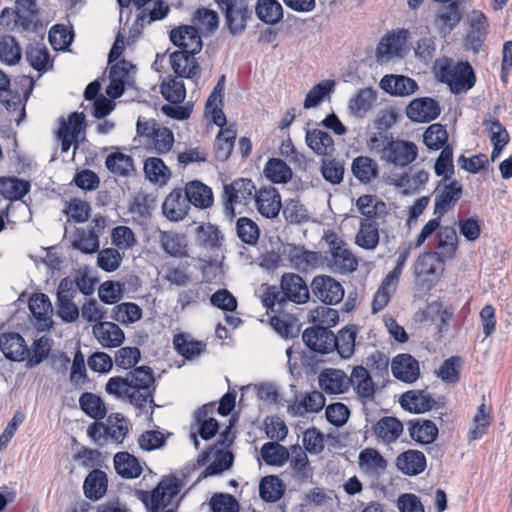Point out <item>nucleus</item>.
<instances>
[{
	"label": "nucleus",
	"mask_w": 512,
	"mask_h": 512,
	"mask_svg": "<svg viewBox=\"0 0 512 512\" xmlns=\"http://www.w3.org/2000/svg\"><path fill=\"white\" fill-rule=\"evenodd\" d=\"M105 390L117 399L128 401L136 409L142 411L149 405L152 414L155 407L154 394L156 380L149 366L143 365L127 372L125 376L111 377Z\"/></svg>",
	"instance_id": "f257e3e1"
},
{
	"label": "nucleus",
	"mask_w": 512,
	"mask_h": 512,
	"mask_svg": "<svg viewBox=\"0 0 512 512\" xmlns=\"http://www.w3.org/2000/svg\"><path fill=\"white\" fill-rule=\"evenodd\" d=\"M462 184L458 180H451L444 184L442 190L436 195L434 203L435 218L430 219L421 229L416 241L415 247H420L431 237L439 228L441 219L444 214L455 206L462 195Z\"/></svg>",
	"instance_id": "f03ea898"
},
{
	"label": "nucleus",
	"mask_w": 512,
	"mask_h": 512,
	"mask_svg": "<svg viewBox=\"0 0 512 512\" xmlns=\"http://www.w3.org/2000/svg\"><path fill=\"white\" fill-rule=\"evenodd\" d=\"M436 74L439 80L446 83L454 94L465 92L475 84V75L468 62H454L446 59L437 64Z\"/></svg>",
	"instance_id": "7ed1b4c3"
},
{
	"label": "nucleus",
	"mask_w": 512,
	"mask_h": 512,
	"mask_svg": "<svg viewBox=\"0 0 512 512\" xmlns=\"http://www.w3.org/2000/svg\"><path fill=\"white\" fill-rule=\"evenodd\" d=\"M0 22L10 30H35L40 23L37 1L16 0L15 10L9 8L2 10Z\"/></svg>",
	"instance_id": "20e7f679"
},
{
	"label": "nucleus",
	"mask_w": 512,
	"mask_h": 512,
	"mask_svg": "<svg viewBox=\"0 0 512 512\" xmlns=\"http://www.w3.org/2000/svg\"><path fill=\"white\" fill-rule=\"evenodd\" d=\"M182 482L176 476H165L151 492L141 491L140 499L150 512H174L173 509L165 510L179 494Z\"/></svg>",
	"instance_id": "39448f33"
},
{
	"label": "nucleus",
	"mask_w": 512,
	"mask_h": 512,
	"mask_svg": "<svg viewBox=\"0 0 512 512\" xmlns=\"http://www.w3.org/2000/svg\"><path fill=\"white\" fill-rule=\"evenodd\" d=\"M331 258L328 266L332 272L346 274L357 269L358 261L347 244L334 232L325 234Z\"/></svg>",
	"instance_id": "423d86ee"
},
{
	"label": "nucleus",
	"mask_w": 512,
	"mask_h": 512,
	"mask_svg": "<svg viewBox=\"0 0 512 512\" xmlns=\"http://www.w3.org/2000/svg\"><path fill=\"white\" fill-rule=\"evenodd\" d=\"M257 192L252 180L246 178H239L225 185L223 191L225 215L230 219L234 218L236 215L234 205H248L252 200H255Z\"/></svg>",
	"instance_id": "0eeeda50"
},
{
	"label": "nucleus",
	"mask_w": 512,
	"mask_h": 512,
	"mask_svg": "<svg viewBox=\"0 0 512 512\" xmlns=\"http://www.w3.org/2000/svg\"><path fill=\"white\" fill-rule=\"evenodd\" d=\"M408 31L400 29L386 34L376 48V58L380 62L389 61L397 56L402 57L408 50Z\"/></svg>",
	"instance_id": "6e6552de"
},
{
	"label": "nucleus",
	"mask_w": 512,
	"mask_h": 512,
	"mask_svg": "<svg viewBox=\"0 0 512 512\" xmlns=\"http://www.w3.org/2000/svg\"><path fill=\"white\" fill-rule=\"evenodd\" d=\"M418 156V147L411 141L400 139H390L382 161L397 167H406L411 164Z\"/></svg>",
	"instance_id": "1a4fd4ad"
},
{
	"label": "nucleus",
	"mask_w": 512,
	"mask_h": 512,
	"mask_svg": "<svg viewBox=\"0 0 512 512\" xmlns=\"http://www.w3.org/2000/svg\"><path fill=\"white\" fill-rule=\"evenodd\" d=\"M311 289L317 299L329 305L338 304L344 297L342 285L337 280L327 275L314 277L311 283Z\"/></svg>",
	"instance_id": "9d476101"
},
{
	"label": "nucleus",
	"mask_w": 512,
	"mask_h": 512,
	"mask_svg": "<svg viewBox=\"0 0 512 512\" xmlns=\"http://www.w3.org/2000/svg\"><path fill=\"white\" fill-rule=\"evenodd\" d=\"M467 24V43L477 53L489 33L488 18L482 11L473 9L467 14Z\"/></svg>",
	"instance_id": "9b49d317"
},
{
	"label": "nucleus",
	"mask_w": 512,
	"mask_h": 512,
	"mask_svg": "<svg viewBox=\"0 0 512 512\" xmlns=\"http://www.w3.org/2000/svg\"><path fill=\"white\" fill-rule=\"evenodd\" d=\"M283 255L289 261L290 266L299 271H308L316 268L321 263L319 252L306 250L303 246L287 244L283 247Z\"/></svg>",
	"instance_id": "f8f14e48"
},
{
	"label": "nucleus",
	"mask_w": 512,
	"mask_h": 512,
	"mask_svg": "<svg viewBox=\"0 0 512 512\" xmlns=\"http://www.w3.org/2000/svg\"><path fill=\"white\" fill-rule=\"evenodd\" d=\"M280 288L285 301L304 304L310 298L309 288L305 280L295 273H284L281 277Z\"/></svg>",
	"instance_id": "ddd939ff"
},
{
	"label": "nucleus",
	"mask_w": 512,
	"mask_h": 512,
	"mask_svg": "<svg viewBox=\"0 0 512 512\" xmlns=\"http://www.w3.org/2000/svg\"><path fill=\"white\" fill-rule=\"evenodd\" d=\"M352 386L356 395L363 404L372 402L375 397V384L369 371L363 366L353 368L348 377V388Z\"/></svg>",
	"instance_id": "4468645a"
},
{
	"label": "nucleus",
	"mask_w": 512,
	"mask_h": 512,
	"mask_svg": "<svg viewBox=\"0 0 512 512\" xmlns=\"http://www.w3.org/2000/svg\"><path fill=\"white\" fill-rule=\"evenodd\" d=\"M441 112L439 103L429 97L416 98L406 108L407 117L418 123L430 122Z\"/></svg>",
	"instance_id": "2eb2a0df"
},
{
	"label": "nucleus",
	"mask_w": 512,
	"mask_h": 512,
	"mask_svg": "<svg viewBox=\"0 0 512 512\" xmlns=\"http://www.w3.org/2000/svg\"><path fill=\"white\" fill-rule=\"evenodd\" d=\"M0 350L4 356L16 362H22L30 355V348L24 338L15 332L4 333L0 336Z\"/></svg>",
	"instance_id": "dca6fc26"
},
{
	"label": "nucleus",
	"mask_w": 512,
	"mask_h": 512,
	"mask_svg": "<svg viewBox=\"0 0 512 512\" xmlns=\"http://www.w3.org/2000/svg\"><path fill=\"white\" fill-rule=\"evenodd\" d=\"M171 42L190 53H199L202 49V39L195 26L183 25L170 31Z\"/></svg>",
	"instance_id": "f3484780"
},
{
	"label": "nucleus",
	"mask_w": 512,
	"mask_h": 512,
	"mask_svg": "<svg viewBox=\"0 0 512 512\" xmlns=\"http://www.w3.org/2000/svg\"><path fill=\"white\" fill-rule=\"evenodd\" d=\"M92 332L103 348L119 347L125 340L123 330L117 324L109 321L95 323Z\"/></svg>",
	"instance_id": "a211bd4d"
},
{
	"label": "nucleus",
	"mask_w": 512,
	"mask_h": 512,
	"mask_svg": "<svg viewBox=\"0 0 512 512\" xmlns=\"http://www.w3.org/2000/svg\"><path fill=\"white\" fill-rule=\"evenodd\" d=\"M190 210V205L180 188L173 189L162 204L163 215L170 221L183 220Z\"/></svg>",
	"instance_id": "6ab92c4d"
},
{
	"label": "nucleus",
	"mask_w": 512,
	"mask_h": 512,
	"mask_svg": "<svg viewBox=\"0 0 512 512\" xmlns=\"http://www.w3.org/2000/svg\"><path fill=\"white\" fill-rule=\"evenodd\" d=\"M255 204L258 212L268 219L278 216L281 208V196L274 187L261 188L255 194Z\"/></svg>",
	"instance_id": "aec40b11"
},
{
	"label": "nucleus",
	"mask_w": 512,
	"mask_h": 512,
	"mask_svg": "<svg viewBox=\"0 0 512 512\" xmlns=\"http://www.w3.org/2000/svg\"><path fill=\"white\" fill-rule=\"evenodd\" d=\"M401 406L413 413H425L438 407V401L424 390H410L402 394Z\"/></svg>",
	"instance_id": "412c9836"
},
{
	"label": "nucleus",
	"mask_w": 512,
	"mask_h": 512,
	"mask_svg": "<svg viewBox=\"0 0 512 512\" xmlns=\"http://www.w3.org/2000/svg\"><path fill=\"white\" fill-rule=\"evenodd\" d=\"M84 120V114L79 112H73L67 120L61 119L57 136L61 142L62 152L69 151L75 138L82 130Z\"/></svg>",
	"instance_id": "4be33fe9"
},
{
	"label": "nucleus",
	"mask_w": 512,
	"mask_h": 512,
	"mask_svg": "<svg viewBox=\"0 0 512 512\" xmlns=\"http://www.w3.org/2000/svg\"><path fill=\"white\" fill-rule=\"evenodd\" d=\"M302 339L305 345L318 353L332 352L333 332L326 327H310L304 330Z\"/></svg>",
	"instance_id": "5701e85b"
},
{
	"label": "nucleus",
	"mask_w": 512,
	"mask_h": 512,
	"mask_svg": "<svg viewBox=\"0 0 512 512\" xmlns=\"http://www.w3.org/2000/svg\"><path fill=\"white\" fill-rule=\"evenodd\" d=\"M319 387L327 394L337 395L348 391V376L340 369L326 368L318 376Z\"/></svg>",
	"instance_id": "b1692460"
},
{
	"label": "nucleus",
	"mask_w": 512,
	"mask_h": 512,
	"mask_svg": "<svg viewBox=\"0 0 512 512\" xmlns=\"http://www.w3.org/2000/svg\"><path fill=\"white\" fill-rule=\"evenodd\" d=\"M197 53L178 50L170 54V64L176 75L193 79L200 74V66L195 59Z\"/></svg>",
	"instance_id": "393cba45"
},
{
	"label": "nucleus",
	"mask_w": 512,
	"mask_h": 512,
	"mask_svg": "<svg viewBox=\"0 0 512 512\" xmlns=\"http://www.w3.org/2000/svg\"><path fill=\"white\" fill-rule=\"evenodd\" d=\"M29 309L36 320L35 325L46 330L52 326L53 307L46 294H34L29 299Z\"/></svg>",
	"instance_id": "a878e982"
},
{
	"label": "nucleus",
	"mask_w": 512,
	"mask_h": 512,
	"mask_svg": "<svg viewBox=\"0 0 512 512\" xmlns=\"http://www.w3.org/2000/svg\"><path fill=\"white\" fill-rule=\"evenodd\" d=\"M391 371L393 376L405 383L415 382L419 375V363L410 354H399L392 360Z\"/></svg>",
	"instance_id": "bb28decb"
},
{
	"label": "nucleus",
	"mask_w": 512,
	"mask_h": 512,
	"mask_svg": "<svg viewBox=\"0 0 512 512\" xmlns=\"http://www.w3.org/2000/svg\"><path fill=\"white\" fill-rule=\"evenodd\" d=\"M434 233H436V250L434 252L445 261L452 259L458 248V236L455 228L439 225Z\"/></svg>",
	"instance_id": "cd10ccee"
},
{
	"label": "nucleus",
	"mask_w": 512,
	"mask_h": 512,
	"mask_svg": "<svg viewBox=\"0 0 512 512\" xmlns=\"http://www.w3.org/2000/svg\"><path fill=\"white\" fill-rule=\"evenodd\" d=\"M225 14L226 24L231 34L236 35L243 32L247 25V20L251 17V10L240 1L231 2L228 7L221 9Z\"/></svg>",
	"instance_id": "c85d7f7f"
},
{
	"label": "nucleus",
	"mask_w": 512,
	"mask_h": 512,
	"mask_svg": "<svg viewBox=\"0 0 512 512\" xmlns=\"http://www.w3.org/2000/svg\"><path fill=\"white\" fill-rule=\"evenodd\" d=\"M325 406V397L320 391L305 393L288 405L287 411L292 416H303L306 413H317Z\"/></svg>",
	"instance_id": "c756f323"
},
{
	"label": "nucleus",
	"mask_w": 512,
	"mask_h": 512,
	"mask_svg": "<svg viewBox=\"0 0 512 512\" xmlns=\"http://www.w3.org/2000/svg\"><path fill=\"white\" fill-rule=\"evenodd\" d=\"M462 13L458 1L442 6L435 17L434 25L440 34L446 36L460 23Z\"/></svg>",
	"instance_id": "7c9ffc66"
},
{
	"label": "nucleus",
	"mask_w": 512,
	"mask_h": 512,
	"mask_svg": "<svg viewBox=\"0 0 512 512\" xmlns=\"http://www.w3.org/2000/svg\"><path fill=\"white\" fill-rule=\"evenodd\" d=\"M427 466L425 455L418 450L409 449L400 453L396 458V467L405 475L416 476Z\"/></svg>",
	"instance_id": "2f4dec72"
},
{
	"label": "nucleus",
	"mask_w": 512,
	"mask_h": 512,
	"mask_svg": "<svg viewBox=\"0 0 512 512\" xmlns=\"http://www.w3.org/2000/svg\"><path fill=\"white\" fill-rule=\"evenodd\" d=\"M161 248L171 257H188V243L185 235L175 231H159Z\"/></svg>",
	"instance_id": "473e14b6"
},
{
	"label": "nucleus",
	"mask_w": 512,
	"mask_h": 512,
	"mask_svg": "<svg viewBox=\"0 0 512 512\" xmlns=\"http://www.w3.org/2000/svg\"><path fill=\"white\" fill-rule=\"evenodd\" d=\"M184 195L189 205L200 209L211 207L214 201L212 189L198 180L190 181L185 185Z\"/></svg>",
	"instance_id": "72a5a7b5"
},
{
	"label": "nucleus",
	"mask_w": 512,
	"mask_h": 512,
	"mask_svg": "<svg viewBox=\"0 0 512 512\" xmlns=\"http://www.w3.org/2000/svg\"><path fill=\"white\" fill-rule=\"evenodd\" d=\"M377 439L385 444L395 442L403 433V424L396 417L384 416L372 428Z\"/></svg>",
	"instance_id": "f704fd0d"
},
{
	"label": "nucleus",
	"mask_w": 512,
	"mask_h": 512,
	"mask_svg": "<svg viewBox=\"0 0 512 512\" xmlns=\"http://www.w3.org/2000/svg\"><path fill=\"white\" fill-rule=\"evenodd\" d=\"M380 87L394 96H407L418 89L416 81L403 75H385L380 81Z\"/></svg>",
	"instance_id": "c9c22d12"
},
{
	"label": "nucleus",
	"mask_w": 512,
	"mask_h": 512,
	"mask_svg": "<svg viewBox=\"0 0 512 512\" xmlns=\"http://www.w3.org/2000/svg\"><path fill=\"white\" fill-rule=\"evenodd\" d=\"M287 462H289L293 475L298 481H307L312 477V469L309 465L306 451L301 446L292 445L289 447Z\"/></svg>",
	"instance_id": "e433bc0d"
},
{
	"label": "nucleus",
	"mask_w": 512,
	"mask_h": 512,
	"mask_svg": "<svg viewBox=\"0 0 512 512\" xmlns=\"http://www.w3.org/2000/svg\"><path fill=\"white\" fill-rule=\"evenodd\" d=\"M359 467L367 475L379 477L387 467L386 459L373 448H366L359 454Z\"/></svg>",
	"instance_id": "4c0bfd02"
},
{
	"label": "nucleus",
	"mask_w": 512,
	"mask_h": 512,
	"mask_svg": "<svg viewBox=\"0 0 512 512\" xmlns=\"http://www.w3.org/2000/svg\"><path fill=\"white\" fill-rule=\"evenodd\" d=\"M407 429L410 437L419 444H430L438 436L437 426L427 419L410 420Z\"/></svg>",
	"instance_id": "58836bf2"
},
{
	"label": "nucleus",
	"mask_w": 512,
	"mask_h": 512,
	"mask_svg": "<svg viewBox=\"0 0 512 512\" xmlns=\"http://www.w3.org/2000/svg\"><path fill=\"white\" fill-rule=\"evenodd\" d=\"M379 223L373 219H361L355 243L366 250H373L379 243Z\"/></svg>",
	"instance_id": "ea45409f"
},
{
	"label": "nucleus",
	"mask_w": 512,
	"mask_h": 512,
	"mask_svg": "<svg viewBox=\"0 0 512 512\" xmlns=\"http://www.w3.org/2000/svg\"><path fill=\"white\" fill-rule=\"evenodd\" d=\"M108 487L107 475L100 469L92 470L85 478L83 484V490L85 496L90 500L101 499Z\"/></svg>",
	"instance_id": "a19ab883"
},
{
	"label": "nucleus",
	"mask_w": 512,
	"mask_h": 512,
	"mask_svg": "<svg viewBox=\"0 0 512 512\" xmlns=\"http://www.w3.org/2000/svg\"><path fill=\"white\" fill-rule=\"evenodd\" d=\"M107 170L117 177H130L135 172L132 156L122 152L110 153L105 159Z\"/></svg>",
	"instance_id": "79ce46f5"
},
{
	"label": "nucleus",
	"mask_w": 512,
	"mask_h": 512,
	"mask_svg": "<svg viewBox=\"0 0 512 512\" xmlns=\"http://www.w3.org/2000/svg\"><path fill=\"white\" fill-rule=\"evenodd\" d=\"M306 144L316 154L326 156L334 151V140L323 130L312 129L306 132Z\"/></svg>",
	"instance_id": "37998d69"
},
{
	"label": "nucleus",
	"mask_w": 512,
	"mask_h": 512,
	"mask_svg": "<svg viewBox=\"0 0 512 512\" xmlns=\"http://www.w3.org/2000/svg\"><path fill=\"white\" fill-rule=\"evenodd\" d=\"M114 467L120 476L127 479L139 477L143 470L138 459L128 452H118L115 454Z\"/></svg>",
	"instance_id": "c03bdc74"
},
{
	"label": "nucleus",
	"mask_w": 512,
	"mask_h": 512,
	"mask_svg": "<svg viewBox=\"0 0 512 512\" xmlns=\"http://www.w3.org/2000/svg\"><path fill=\"white\" fill-rule=\"evenodd\" d=\"M30 191V183L17 177H0V195L9 200H20Z\"/></svg>",
	"instance_id": "a18cd8bd"
},
{
	"label": "nucleus",
	"mask_w": 512,
	"mask_h": 512,
	"mask_svg": "<svg viewBox=\"0 0 512 512\" xmlns=\"http://www.w3.org/2000/svg\"><path fill=\"white\" fill-rule=\"evenodd\" d=\"M356 330L353 327H345L333 334L332 351L337 350L343 359H349L355 351Z\"/></svg>",
	"instance_id": "49530a36"
},
{
	"label": "nucleus",
	"mask_w": 512,
	"mask_h": 512,
	"mask_svg": "<svg viewBox=\"0 0 512 512\" xmlns=\"http://www.w3.org/2000/svg\"><path fill=\"white\" fill-rule=\"evenodd\" d=\"M351 170L357 180L363 184H367L377 177L379 167L372 158L368 156H358L353 160Z\"/></svg>",
	"instance_id": "de8ad7c7"
},
{
	"label": "nucleus",
	"mask_w": 512,
	"mask_h": 512,
	"mask_svg": "<svg viewBox=\"0 0 512 512\" xmlns=\"http://www.w3.org/2000/svg\"><path fill=\"white\" fill-rule=\"evenodd\" d=\"M146 178L155 184L165 185L171 178V171L158 157H149L144 162Z\"/></svg>",
	"instance_id": "09e8293b"
},
{
	"label": "nucleus",
	"mask_w": 512,
	"mask_h": 512,
	"mask_svg": "<svg viewBox=\"0 0 512 512\" xmlns=\"http://www.w3.org/2000/svg\"><path fill=\"white\" fill-rule=\"evenodd\" d=\"M237 131L233 126L221 129L214 142L215 156L218 160L226 161L233 150Z\"/></svg>",
	"instance_id": "8fccbe9b"
},
{
	"label": "nucleus",
	"mask_w": 512,
	"mask_h": 512,
	"mask_svg": "<svg viewBox=\"0 0 512 512\" xmlns=\"http://www.w3.org/2000/svg\"><path fill=\"white\" fill-rule=\"evenodd\" d=\"M376 101V91L372 88L360 89L357 94L349 100L348 108L352 115L364 117L373 107Z\"/></svg>",
	"instance_id": "3c124183"
},
{
	"label": "nucleus",
	"mask_w": 512,
	"mask_h": 512,
	"mask_svg": "<svg viewBox=\"0 0 512 512\" xmlns=\"http://www.w3.org/2000/svg\"><path fill=\"white\" fill-rule=\"evenodd\" d=\"M255 12L262 22L269 25L277 24L283 19V8L276 0H258Z\"/></svg>",
	"instance_id": "603ef678"
},
{
	"label": "nucleus",
	"mask_w": 512,
	"mask_h": 512,
	"mask_svg": "<svg viewBox=\"0 0 512 512\" xmlns=\"http://www.w3.org/2000/svg\"><path fill=\"white\" fill-rule=\"evenodd\" d=\"M262 459L271 466H283L289 458V448L276 441L263 444L260 449Z\"/></svg>",
	"instance_id": "864d4df0"
},
{
	"label": "nucleus",
	"mask_w": 512,
	"mask_h": 512,
	"mask_svg": "<svg viewBox=\"0 0 512 512\" xmlns=\"http://www.w3.org/2000/svg\"><path fill=\"white\" fill-rule=\"evenodd\" d=\"M72 247L85 254H92L99 250L100 241L97 235L90 230L77 228L72 236Z\"/></svg>",
	"instance_id": "5fc2aeb1"
},
{
	"label": "nucleus",
	"mask_w": 512,
	"mask_h": 512,
	"mask_svg": "<svg viewBox=\"0 0 512 512\" xmlns=\"http://www.w3.org/2000/svg\"><path fill=\"white\" fill-rule=\"evenodd\" d=\"M264 175L273 183H287L292 178L291 168L281 159H269L264 167Z\"/></svg>",
	"instance_id": "6e6d98bb"
},
{
	"label": "nucleus",
	"mask_w": 512,
	"mask_h": 512,
	"mask_svg": "<svg viewBox=\"0 0 512 512\" xmlns=\"http://www.w3.org/2000/svg\"><path fill=\"white\" fill-rule=\"evenodd\" d=\"M160 89L162 96L171 104H180L186 97L183 81L171 76L162 81Z\"/></svg>",
	"instance_id": "4d7b16f0"
},
{
	"label": "nucleus",
	"mask_w": 512,
	"mask_h": 512,
	"mask_svg": "<svg viewBox=\"0 0 512 512\" xmlns=\"http://www.w3.org/2000/svg\"><path fill=\"white\" fill-rule=\"evenodd\" d=\"M79 405L88 416L95 420H101L106 416L107 410L103 400L93 393H83L79 398Z\"/></svg>",
	"instance_id": "13d9d810"
},
{
	"label": "nucleus",
	"mask_w": 512,
	"mask_h": 512,
	"mask_svg": "<svg viewBox=\"0 0 512 512\" xmlns=\"http://www.w3.org/2000/svg\"><path fill=\"white\" fill-rule=\"evenodd\" d=\"M26 59L37 71H46L52 67L48 49L41 44H30L26 49Z\"/></svg>",
	"instance_id": "bf43d9fd"
},
{
	"label": "nucleus",
	"mask_w": 512,
	"mask_h": 512,
	"mask_svg": "<svg viewBox=\"0 0 512 512\" xmlns=\"http://www.w3.org/2000/svg\"><path fill=\"white\" fill-rule=\"evenodd\" d=\"M284 493L282 481L275 475L262 478L259 485L260 497L266 502L278 501Z\"/></svg>",
	"instance_id": "052dcab7"
},
{
	"label": "nucleus",
	"mask_w": 512,
	"mask_h": 512,
	"mask_svg": "<svg viewBox=\"0 0 512 512\" xmlns=\"http://www.w3.org/2000/svg\"><path fill=\"white\" fill-rule=\"evenodd\" d=\"M270 324L284 338H294L300 331L297 319L289 314L271 317Z\"/></svg>",
	"instance_id": "680f3d73"
},
{
	"label": "nucleus",
	"mask_w": 512,
	"mask_h": 512,
	"mask_svg": "<svg viewBox=\"0 0 512 512\" xmlns=\"http://www.w3.org/2000/svg\"><path fill=\"white\" fill-rule=\"evenodd\" d=\"M334 80H323L313 86L306 95L303 106L310 109L318 106L326 96L330 95L335 88Z\"/></svg>",
	"instance_id": "e2e57ef3"
},
{
	"label": "nucleus",
	"mask_w": 512,
	"mask_h": 512,
	"mask_svg": "<svg viewBox=\"0 0 512 512\" xmlns=\"http://www.w3.org/2000/svg\"><path fill=\"white\" fill-rule=\"evenodd\" d=\"M423 141L430 150L443 149L448 141L445 126L439 123L431 124L423 134Z\"/></svg>",
	"instance_id": "0e129e2a"
},
{
	"label": "nucleus",
	"mask_w": 512,
	"mask_h": 512,
	"mask_svg": "<svg viewBox=\"0 0 512 512\" xmlns=\"http://www.w3.org/2000/svg\"><path fill=\"white\" fill-rule=\"evenodd\" d=\"M233 454L230 451L216 449L213 452V461L202 472L204 477L213 476L229 469L233 464Z\"/></svg>",
	"instance_id": "69168bd1"
},
{
	"label": "nucleus",
	"mask_w": 512,
	"mask_h": 512,
	"mask_svg": "<svg viewBox=\"0 0 512 512\" xmlns=\"http://www.w3.org/2000/svg\"><path fill=\"white\" fill-rule=\"evenodd\" d=\"M398 282L385 277L381 286L374 295L372 302V311L377 313L383 310L390 301L391 296L395 293Z\"/></svg>",
	"instance_id": "338daca9"
},
{
	"label": "nucleus",
	"mask_w": 512,
	"mask_h": 512,
	"mask_svg": "<svg viewBox=\"0 0 512 512\" xmlns=\"http://www.w3.org/2000/svg\"><path fill=\"white\" fill-rule=\"evenodd\" d=\"M21 59V49L14 37H0V60L8 65H15Z\"/></svg>",
	"instance_id": "774afa93"
}]
</instances>
